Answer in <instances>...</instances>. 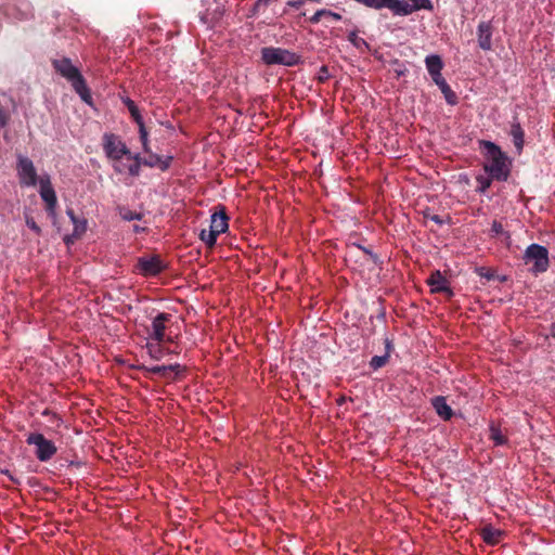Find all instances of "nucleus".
Returning a JSON list of instances; mask_svg holds the SVG:
<instances>
[{"instance_id": "nucleus-1", "label": "nucleus", "mask_w": 555, "mask_h": 555, "mask_svg": "<svg viewBox=\"0 0 555 555\" xmlns=\"http://www.w3.org/2000/svg\"><path fill=\"white\" fill-rule=\"evenodd\" d=\"M479 149L486 158L483 170L496 181H506L511 175V162L499 145L491 141L480 140Z\"/></svg>"}, {"instance_id": "nucleus-2", "label": "nucleus", "mask_w": 555, "mask_h": 555, "mask_svg": "<svg viewBox=\"0 0 555 555\" xmlns=\"http://www.w3.org/2000/svg\"><path fill=\"white\" fill-rule=\"evenodd\" d=\"M52 65L56 73L70 82L73 89L79 94L81 100L87 104H91L92 96L86 80L79 69L73 65L72 61L67 57H62L54 60Z\"/></svg>"}, {"instance_id": "nucleus-3", "label": "nucleus", "mask_w": 555, "mask_h": 555, "mask_svg": "<svg viewBox=\"0 0 555 555\" xmlns=\"http://www.w3.org/2000/svg\"><path fill=\"white\" fill-rule=\"evenodd\" d=\"M261 61L266 65H283L293 67L301 63V56L287 49L264 47L260 51Z\"/></svg>"}, {"instance_id": "nucleus-4", "label": "nucleus", "mask_w": 555, "mask_h": 555, "mask_svg": "<svg viewBox=\"0 0 555 555\" xmlns=\"http://www.w3.org/2000/svg\"><path fill=\"white\" fill-rule=\"evenodd\" d=\"M26 442L36 447V456L41 462L50 461L57 452L55 444L39 433L29 434Z\"/></svg>"}, {"instance_id": "nucleus-5", "label": "nucleus", "mask_w": 555, "mask_h": 555, "mask_svg": "<svg viewBox=\"0 0 555 555\" xmlns=\"http://www.w3.org/2000/svg\"><path fill=\"white\" fill-rule=\"evenodd\" d=\"M526 263L533 262L532 271L538 274L545 272L548 268V251L544 246L531 244L525 251Z\"/></svg>"}, {"instance_id": "nucleus-6", "label": "nucleus", "mask_w": 555, "mask_h": 555, "mask_svg": "<svg viewBox=\"0 0 555 555\" xmlns=\"http://www.w3.org/2000/svg\"><path fill=\"white\" fill-rule=\"evenodd\" d=\"M1 9L8 17L18 22L28 21L34 17L33 5L28 0L9 1Z\"/></svg>"}, {"instance_id": "nucleus-7", "label": "nucleus", "mask_w": 555, "mask_h": 555, "mask_svg": "<svg viewBox=\"0 0 555 555\" xmlns=\"http://www.w3.org/2000/svg\"><path fill=\"white\" fill-rule=\"evenodd\" d=\"M103 150L112 160H119L124 156H131L127 145L114 133H105L103 135Z\"/></svg>"}, {"instance_id": "nucleus-8", "label": "nucleus", "mask_w": 555, "mask_h": 555, "mask_svg": "<svg viewBox=\"0 0 555 555\" xmlns=\"http://www.w3.org/2000/svg\"><path fill=\"white\" fill-rule=\"evenodd\" d=\"M16 169L21 185L35 186L37 184L38 176L31 159L18 155Z\"/></svg>"}, {"instance_id": "nucleus-9", "label": "nucleus", "mask_w": 555, "mask_h": 555, "mask_svg": "<svg viewBox=\"0 0 555 555\" xmlns=\"http://www.w3.org/2000/svg\"><path fill=\"white\" fill-rule=\"evenodd\" d=\"M172 315L166 312H159L153 318L151 327L146 330L147 338L157 343L165 341V332L167 323L170 322Z\"/></svg>"}, {"instance_id": "nucleus-10", "label": "nucleus", "mask_w": 555, "mask_h": 555, "mask_svg": "<svg viewBox=\"0 0 555 555\" xmlns=\"http://www.w3.org/2000/svg\"><path fill=\"white\" fill-rule=\"evenodd\" d=\"M494 27L491 21H481L477 26L478 47L483 51L492 50V36Z\"/></svg>"}, {"instance_id": "nucleus-11", "label": "nucleus", "mask_w": 555, "mask_h": 555, "mask_svg": "<svg viewBox=\"0 0 555 555\" xmlns=\"http://www.w3.org/2000/svg\"><path fill=\"white\" fill-rule=\"evenodd\" d=\"M137 268L140 274L144 276H155L165 269V266L158 256H154L151 258H139Z\"/></svg>"}, {"instance_id": "nucleus-12", "label": "nucleus", "mask_w": 555, "mask_h": 555, "mask_svg": "<svg viewBox=\"0 0 555 555\" xmlns=\"http://www.w3.org/2000/svg\"><path fill=\"white\" fill-rule=\"evenodd\" d=\"M40 196L42 201L46 203V209L48 214L50 216H54L55 208L57 205V198L49 178L40 180Z\"/></svg>"}, {"instance_id": "nucleus-13", "label": "nucleus", "mask_w": 555, "mask_h": 555, "mask_svg": "<svg viewBox=\"0 0 555 555\" xmlns=\"http://www.w3.org/2000/svg\"><path fill=\"white\" fill-rule=\"evenodd\" d=\"M208 7L204 12H201V20L208 25H215L218 23L223 13H224V5L220 3L218 0H206Z\"/></svg>"}, {"instance_id": "nucleus-14", "label": "nucleus", "mask_w": 555, "mask_h": 555, "mask_svg": "<svg viewBox=\"0 0 555 555\" xmlns=\"http://www.w3.org/2000/svg\"><path fill=\"white\" fill-rule=\"evenodd\" d=\"M228 220L229 218L225 211V207L219 205L218 210L211 215L209 230H211L217 235L224 233L229 228Z\"/></svg>"}, {"instance_id": "nucleus-15", "label": "nucleus", "mask_w": 555, "mask_h": 555, "mask_svg": "<svg viewBox=\"0 0 555 555\" xmlns=\"http://www.w3.org/2000/svg\"><path fill=\"white\" fill-rule=\"evenodd\" d=\"M427 284L431 287V293H447L453 295L446 276L439 270L434 271L427 279Z\"/></svg>"}, {"instance_id": "nucleus-16", "label": "nucleus", "mask_w": 555, "mask_h": 555, "mask_svg": "<svg viewBox=\"0 0 555 555\" xmlns=\"http://www.w3.org/2000/svg\"><path fill=\"white\" fill-rule=\"evenodd\" d=\"M173 157L172 156H160L155 153H150L147 157L143 159V166L150 167V168H158L162 171H166L169 169Z\"/></svg>"}, {"instance_id": "nucleus-17", "label": "nucleus", "mask_w": 555, "mask_h": 555, "mask_svg": "<svg viewBox=\"0 0 555 555\" xmlns=\"http://www.w3.org/2000/svg\"><path fill=\"white\" fill-rule=\"evenodd\" d=\"M431 405L436 413L443 421H450L453 416L452 408L447 403V400L442 396H437L431 399Z\"/></svg>"}, {"instance_id": "nucleus-18", "label": "nucleus", "mask_w": 555, "mask_h": 555, "mask_svg": "<svg viewBox=\"0 0 555 555\" xmlns=\"http://www.w3.org/2000/svg\"><path fill=\"white\" fill-rule=\"evenodd\" d=\"M505 532L500 530V529H496V528H493L492 526L488 525V526H485L481 530H480V535L483 540L485 543L489 544V545H496L501 542L502 538L504 537Z\"/></svg>"}, {"instance_id": "nucleus-19", "label": "nucleus", "mask_w": 555, "mask_h": 555, "mask_svg": "<svg viewBox=\"0 0 555 555\" xmlns=\"http://www.w3.org/2000/svg\"><path fill=\"white\" fill-rule=\"evenodd\" d=\"M147 373L159 375L164 378H172V373L178 374L180 372V364H170V365H156L152 367L142 366Z\"/></svg>"}, {"instance_id": "nucleus-20", "label": "nucleus", "mask_w": 555, "mask_h": 555, "mask_svg": "<svg viewBox=\"0 0 555 555\" xmlns=\"http://www.w3.org/2000/svg\"><path fill=\"white\" fill-rule=\"evenodd\" d=\"M509 134L513 139V143L517 152L520 153L525 143V132L516 118H514L513 122L511 124Z\"/></svg>"}, {"instance_id": "nucleus-21", "label": "nucleus", "mask_w": 555, "mask_h": 555, "mask_svg": "<svg viewBox=\"0 0 555 555\" xmlns=\"http://www.w3.org/2000/svg\"><path fill=\"white\" fill-rule=\"evenodd\" d=\"M489 439L494 442L495 446H504L507 443V438L503 435L500 427L491 423L489 426Z\"/></svg>"}, {"instance_id": "nucleus-22", "label": "nucleus", "mask_w": 555, "mask_h": 555, "mask_svg": "<svg viewBox=\"0 0 555 555\" xmlns=\"http://www.w3.org/2000/svg\"><path fill=\"white\" fill-rule=\"evenodd\" d=\"M425 64L429 75L436 72H441L443 68L441 57L436 54L426 56Z\"/></svg>"}, {"instance_id": "nucleus-23", "label": "nucleus", "mask_w": 555, "mask_h": 555, "mask_svg": "<svg viewBox=\"0 0 555 555\" xmlns=\"http://www.w3.org/2000/svg\"><path fill=\"white\" fill-rule=\"evenodd\" d=\"M438 88L440 89L448 104L455 105L457 103V96L455 92L451 89V87L448 85L446 79L443 81H440Z\"/></svg>"}, {"instance_id": "nucleus-24", "label": "nucleus", "mask_w": 555, "mask_h": 555, "mask_svg": "<svg viewBox=\"0 0 555 555\" xmlns=\"http://www.w3.org/2000/svg\"><path fill=\"white\" fill-rule=\"evenodd\" d=\"M122 102L127 106L131 117L133 118L137 125L144 122L138 106L131 99L126 98L122 100Z\"/></svg>"}, {"instance_id": "nucleus-25", "label": "nucleus", "mask_w": 555, "mask_h": 555, "mask_svg": "<svg viewBox=\"0 0 555 555\" xmlns=\"http://www.w3.org/2000/svg\"><path fill=\"white\" fill-rule=\"evenodd\" d=\"M492 180H494V179L490 175L489 176L478 175L476 177V182L478 184L476 188V191L481 194H485L488 191V189L491 186Z\"/></svg>"}, {"instance_id": "nucleus-26", "label": "nucleus", "mask_w": 555, "mask_h": 555, "mask_svg": "<svg viewBox=\"0 0 555 555\" xmlns=\"http://www.w3.org/2000/svg\"><path fill=\"white\" fill-rule=\"evenodd\" d=\"M217 237L218 235L209 229H202L199 232L201 241L204 242L205 245L209 248L215 246Z\"/></svg>"}, {"instance_id": "nucleus-27", "label": "nucleus", "mask_w": 555, "mask_h": 555, "mask_svg": "<svg viewBox=\"0 0 555 555\" xmlns=\"http://www.w3.org/2000/svg\"><path fill=\"white\" fill-rule=\"evenodd\" d=\"M499 235H504L506 240L511 238L509 233L504 230L503 224L498 220H493L491 224V236L494 237Z\"/></svg>"}, {"instance_id": "nucleus-28", "label": "nucleus", "mask_w": 555, "mask_h": 555, "mask_svg": "<svg viewBox=\"0 0 555 555\" xmlns=\"http://www.w3.org/2000/svg\"><path fill=\"white\" fill-rule=\"evenodd\" d=\"M388 360H389L388 354L374 356L370 361V366L373 370H378V369L385 366L387 364Z\"/></svg>"}, {"instance_id": "nucleus-29", "label": "nucleus", "mask_w": 555, "mask_h": 555, "mask_svg": "<svg viewBox=\"0 0 555 555\" xmlns=\"http://www.w3.org/2000/svg\"><path fill=\"white\" fill-rule=\"evenodd\" d=\"M120 217L126 221L141 220L143 215L141 212L132 211L130 209H120Z\"/></svg>"}, {"instance_id": "nucleus-30", "label": "nucleus", "mask_w": 555, "mask_h": 555, "mask_svg": "<svg viewBox=\"0 0 555 555\" xmlns=\"http://www.w3.org/2000/svg\"><path fill=\"white\" fill-rule=\"evenodd\" d=\"M146 349L149 351V354L155 359V360H159L162 358V348H160V343H157L156 344H153V343H147L146 344Z\"/></svg>"}, {"instance_id": "nucleus-31", "label": "nucleus", "mask_w": 555, "mask_h": 555, "mask_svg": "<svg viewBox=\"0 0 555 555\" xmlns=\"http://www.w3.org/2000/svg\"><path fill=\"white\" fill-rule=\"evenodd\" d=\"M331 14L330 10L321 9L318 10L310 18L309 22L311 24H318L323 16H328Z\"/></svg>"}, {"instance_id": "nucleus-32", "label": "nucleus", "mask_w": 555, "mask_h": 555, "mask_svg": "<svg viewBox=\"0 0 555 555\" xmlns=\"http://www.w3.org/2000/svg\"><path fill=\"white\" fill-rule=\"evenodd\" d=\"M477 273L479 276L485 278L488 281H491L495 278L494 271L486 267L478 268Z\"/></svg>"}, {"instance_id": "nucleus-33", "label": "nucleus", "mask_w": 555, "mask_h": 555, "mask_svg": "<svg viewBox=\"0 0 555 555\" xmlns=\"http://www.w3.org/2000/svg\"><path fill=\"white\" fill-rule=\"evenodd\" d=\"M86 228H87V223L85 220H79L74 223V233H73V236L75 237H79L85 231H86Z\"/></svg>"}, {"instance_id": "nucleus-34", "label": "nucleus", "mask_w": 555, "mask_h": 555, "mask_svg": "<svg viewBox=\"0 0 555 555\" xmlns=\"http://www.w3.org/2000/svg\"><path fill=\"white\" fill-rule=\"evenodd\" d=\"M25 221H26V225L31 229L37 235H40L41 234V229L40 227L37 224V222L34 220L33 217L30 216H26L25 218Z\"/></svg>"}, {"instance_id": "nucleus-35", "label": "nucleus", "mask_w": 555, "mask_h": 555, "mask_svg": "<svg viewBox=\"0 0 555 555\" xmlns=\"http://www.w3.org/2000/svg\"><path fill=\"white\" fill-rule=\"evenodd\" d=\"M42 415L49 417V421L52 422L53 424H55L56 426H59L62 422L61 418L59 417V415L56 413L50 411L49 409H46L42 412Z\"/></svg>"}, {"instance_id": "nucleus-36", "label": "nucleus", "mask_w": 555, "mask_h": 555, "mask_svg": "<svg viewBox=\"0 0 555 555\" xmlns=\"http://www.w3.org/2000/svg\"><path fill=\"white\" fill-rule=\"evenodd\" d=\"M127 170L130 176L138 177L140 176L141 165H139V163L132 162L130 165L127 166Z\"/></svg>"}, {"instance_id": "nucleus-37", "label": "nucleus", "mask_w": 555, "mask_h": 555, "mask_svg": "<svg viewBox=\"0 0 555 555\" xmlns=\"http://www.w3.org/2000/svg\"><path fill=\"white\" fill-rule=\"evenodd\" d=\"M328 78H330V72H328L327 66H325V65L321 66L320 70H319L318 80L323 83Z\"/></svg>"}, {"instance_id": "nucleus-38", "label": "nucleus", "mask_w": 555, "mask_h": 555, "mask_svg": "<svg viewBox=\"0 0 555 555\" xmlns=\"http://www.w3.org/2000/svg\"><path fill=\"white\" fill-rule=\"evenodd\" d=\"M348 40L353 43L356 47H359L361 43H365V41L360 38L356 31H351L349 35H348Z\"/></svg>"}, {"instance_id": "nucleus-39", "label": "nucleus", "mask_w": 555, "mask_h": 555, "mask_svg": "<svg viewBox=\"0 0 555 555\" xmlns=\"http://www.w3.org/2000/svg\"><path fill=\"white\" fill-rule=\"evenodd\" d=\"M138 128H139L141 143L149 141V133H147L144 122L139 124Z\"/></svg>"}, {"instance_id": "nucleus-40", "label": "nucleus", "mask_w": 555, "mask_h": 555, "mask_svg": "<svg viewBox=\"0 0 555 555\" xmlns=\"http://www.w3.org/2000/svg\"><path fill=\"white\" fill-rule=\"evenodd\" d=\"M9 116L3 108L0 107V127H4L8 124Z\"/></svg>"}, {"instance_id": "nucleus-41", "label": "nucleus", "mask_w": 555, "mask_h": 555, "mask_svg": "<svg viewBox=\"0 0 555 555\" xmlns=\"http://www.w3.org/2000/svg\"><path fill=\"white\" fill-rule=\"evenodd\" d=\"M430 77L433 79V81L438 86L440 83V81H443L444 78L442 77L441 75V72H436V73H433L430 74Z\"/></svg>"}, {"instance_id": "nucleus-42", "label": "nucleus", "mask_w": 555, "mask_h": 555, "mask_svg": "<svg viewBox=\"0 0 555 555\" xmlns=\"http://www.w3.org/2000/svg\"><path fill=\"white\" fill-rule=\"evenodd\" d=\"M393 349V346H392V343L390 339L386 338L385 339V354H388V358L390 357V352L392 351Z\"/></svg>"}, {"instance_id": "nucleus-43", "label": "nucleus", "mask_w": 555, "mask_h": 555, "mask_svg": "<svg viewBox=\"0 0 555 555\" xmlns=\"http://www.w3.org/2000/svg\"><path fill=\"white\" fill-rule=\"evenodd\" d=\"M126 157H127L128 159H132V160H133V163H139V165H141V166L143 165V159H144V158H142V157L140 156V154H135V155H133V154L131 153V156H126Z\"/></svg>"}, {"instance_id": "nucleus-44", "label": "nucleus", "mask_w": 555, "mask_h": 555, "mask_svg": "<svg viewBox=\"0 0 555 555\" xmlns=\"http://www.w3.org/2000/svg\"><path fill=\"white\" fill-rule=\"evenodd\" d=\"M302 3H304V1H301V0H289L287 2V5L295 8V9H299L302 5Z\"/></svg>"}, {"instance_id": "nucleus-45", "label": "nucleus", "mask_w": 555, "mask_h": 555, "mask_svg": "<svg viewBox=\"0 0 555 555\" xmlns=\"http://www.w3.org/2000/svg\"><path fill=\"white\" fill-rule=\"evenodd\" d=\"M67 215L70 218V220L73 221V223H76L78 221V218L75 216V212L73 209H68Z\"/></svg>"}, {"instance_id": "nucleus-46", "label": "nucleus", "mask_w": 555, "mask_h": 555, "mask_svg": "<svg viewBox=\"0 0 555 555\" xmlns=\"http://www.w3.org/2000/svg\"><path fill=\"white\" fill-rule=\"evenodd\" d=\"M328 17H332L335 21H340L341 20V15L336 13V12H333V11H331V14L328 15Z\"/></svg>"}, {"instance_id": "nucleus-47", "label": "nucleus", "mask_w": 555, "mask_h": 555, "mask_svg": "<svg viewBox=\"0 0 555 555\" xmlns=\"http://www.w3.org/2000/svg\"><path fill=\"white\" fill-rule=\"evenodd\" d=\"M142 147H143V151H144L146 154H150V153H151V149H150L149 141L142 142Z\"/></svg>"}, {"instance_id": "nucleus-48", "label": "nucleus", "mask_w": 555, "mask_h": 555, "mask_svg": "<svg viewBox=\"0 0 555 555\" xmlns=\"http://www.w3.org/2000/svg\"><path fill=\"white\" fill-rule=\"evenodd\" d=\"M430 219H431L434 222L438 223V224H442V219H441V217H440V216H438V215H434V216H431V217H430Z\"/></svg>"}, {"instance_id": "nucleus-49", "label": "nucleus", "mask_w": 555, "mask_h": 555, "mask_svg": "<svg viewBox=\"0 0 555 555\" xmlns=\"http://www.w3.org/2000/svg\"><path fill=\"white\" fill-rule=\"evenodd\" d=\"M114 170H115L116 172H118V173L124 172V168H121L119 165H115V166H114Z\"/></svg>"}, {"instance_id": "nucleus-50", "label": "nucleus", "mask_w": 555, "mask_h": 555, "mask_svg": "<svg viewBox=\"0 0 555 555\" xmlns=\"http://www.w3.org/2000/svg\"><path fill=\"white\" fill-rule=\"evenodd\" d=\"M134 231H135V232H139V231H140V227L135 225V227H134Z\"/></svg>"}, {"instance_id": "nucleus-51", "label": "nucleus", "mask_w": 555, "mask_h": 555, "mask_svg": "<svg viewBox=\"0 0 555 555\" xmlns=\"http://www.w3.org/2000/svg\"><path fill=\"white\" fill-rule=\"evenodd\" d=\"M362 249H363V251H365V253H367V254L372 255V253H371V251H369L366 248H362Z\"/></svg>"}, {"instance_id": "nucleus-52", "label": "nucleus", "mask_w": 555, "mask_h": 555, "mask_svg": "<svg viewBox=\"0 0 555 555\" xmlns=\"http://www.w3.org/2000/svg\"><path fill=\"white\" fill-rule=\"evenodd\" d=\"M70 241H72L70 237H66V240H65L66 243H69Z\"/></svg>"}]
</instances>
